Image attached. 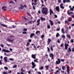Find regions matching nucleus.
Masks as SVG:
<instances>
[{
  "mask_svg": "<svg viewBox=\"0 0 74 74\" xmlns=\"http://www.w3.org/2000/svg\"><path fill=\"white\" fill-rule=\"evenodd\" d=\"M35 34L33 33H31L30 36V38H33V37L34 36Z\"/></svg>",
  "mask_w": 74,
  "mask_h": 74,
  "instance_id": "4468645a",
  "label": "nucleus"
},
{
  "mask_svg": "<svg viewBox=\"0 0 74 74\" xmlns=\"http://www.w3.org/2000/svg\"><path fill=\"white\" fill-rule=\"evenodd\" d=\"M62 69L63 70H65L66 69V67H65L64 66H62Z\"/></svg>",
  "mask_w": 74,
  "mask_h": 74,
  "instance_id": "a878e982",
  "label": "nucleus"
},
{
  "mask_svg": "<svg viewBox=\"0 0 74 74\" xmlns=\"http://www.w3.org/2000/svg\"><path fill=\"white\" fill-rule=\"evenodd\" d=\"M44 35L43 34H42V35H41L40 36L41 38H44Z\"/></svg>",
  "mask_w": 74,
  "mask_h": 74,
  "instance_id": "603ef678",
  "label": "nucleus"
},
{
  "mask_svg": "<svg viewBox=\"0 0 74 74\" xmlns=\"http://www.w3.org/2000/svg\"><path fill=\"white\" fill-rule=\"evenodd\" d=\"M1 25L2 26H3V27H7V25H4L3 24H1Z\"/></svg>",
  "mask_w": 74,
  "mask_h": 74,
  "instance_id": "473e14b6",
  "label": "nucleus"
},
{
  "mask_svg": "<svg viewBox=\"0 0 74 74\" xmlns=\"http://www.w3.org/2000/svg\"><path fill=\"white\" fill-rule=\"evenodd\" d=\"M36 55H37V54H32L31 55V58H33V59H35L36 58Z\"/></svg>",
  "mask_w": 74,
  "mask_h": 74,
  "instance_id": "423d86ee",
  "label": "nucleus"
},
{
  "mask_svg": "<svg viewBox=\"0 0 74 74\" xmlns=\"http://www.w3.org/2000/svg\"><path fill=\"white\" fill-rule=\"evenodd\" d=\"M66 2H67V1H66V0H63V3H65Z\"/></svg>",
  "mask_w": 74,
  "mask_h": 74,
  "instance_id": "680f3d73",
  "label": "nucleus"
},
{
  "mask_svg": "<svg viewBox=\"0 0 74 74\" xmlns=\"http://www.w3.org/2000/svg\"><path fill=\"white\" fill-rule=\"evenodd\" d=\"M49 22H50L51 26H53V23L52 21H51V20H49Z\"/></svg>",
  "mask_w": 74,
  "mask_h": 74,
  "instance_id": "ddd939ff",
  "label": "nucleus"
},
{
  "mask_svg": "<svg viewBox=\"0 0 74 74\" xmlns=\"http://www.w3.org/2000/svg\"><path fill=\"white\" fill-rule=\"evenodd\" d=\"M54 16L55 18H58V16L56 14L54 15Z\"/></svg>",
  "mask_w": 74,
  "mask_h": 74,
  "instance_id": "bf43d9fd",
  "label": "nucleus"
},
{
  "mask_svg": "<svg viewBox=\"0 0 74 74\" xmlns=\"http://www.w3.org/2000/svg\"><path fill=\"white\" fill-rule=\"evenodd\" d=\"M61 32L63 34H64L65 33V32L64 31V28L63 27L61 29Z\"/></svg>",
  "mask_w": 74,
  "mask_h": 74,
  "instance_id": "aec40b11",
  "label": "nucleus"
},
{
  "mask_svg": "<svg viewBox=\"0 0 74 74\" xmlns=\"http://www.w3.org/2000/svg\"><path fill=\"white\" fill-rule=\"evenodd\" d=\"M21 72H25V70H23V68H21Z\"/></svg>",
  "mask_w": 74,
  "mask_h": 74,
  "instance_id": "f704fd0d",
  "label": "nucleus"
},
{
  "mask_svg": "<svg viewBox=\"0 0 74 74\" xmlns=\"http://www.w3.org/2000/svg\"><path fill=\"white\" fill-rule=\"evenodd\" d=\"M22 18L25 20H26V21H27V18H26V17L25 16H23Z\"/></svg>",
  "mask_w": 74,
  "mask_h": 74,
  "instance_id": "393cba45",
  "label": "nucleus"
},
{
  "mask_svg": "<svg viewBox=\"0 0 74 74\" xmlns=\"http://www.w3.org/2000/svg\"><path fill=\"white\" fill-rule=\"evenodd\" d=\"M47 51L49 52H50V49H49V48L48 47H47Z\"/></svg>",
  "mask_w": 74,
  "mask_h": 74,
  "instance_id": "a19ab883",
  "label": "nucleus"
},
{
  "mask_svg": "<svg viewBox=\"0 0 74 74\" xmlns=\"http://www.w3.org/2000/svg\"><path fill=\"white\" fill-rule=\"evenodd\" d=\"M3 74H8V72H3Z\"/></svg>",
  "mask_w": 74,
  "mask_h": 74,
  "instance_id": "a18cd8bd",
  "label": "nucleus"
},
{
  "mask_svg": "<svg viewBox=\"0 0 74 74\" xmlns=\"http://www.w3.org/2000/svg\"><path fill=\"white\" fill-rule=\"evenodd\" d=\"M9 4H11L12 3H14V2L12 1H9Z\"/></svg>",
  "mask_w": 74,
  "mask_h": 74,
  "instance_id": "58836bf2",
  "label": "nucleus"
},
{
  "mask_svg": "<svg viewBox=\"0 0 74 74\" xmlns=\"http://www.w3.org/2000/svg\"><path fill=\"white\" fill-rule=\"evenodd\" d=\"M32 69H34L35 67L36 66V65L35 64V63L34 62H32Z\"/></svg>",
  "mask_w": 74,
  "mask_h": 74,
  "instance_id": "7ed1b4c3",
  "label": "nucleus"
},
{
  "mask_svg": "<svg viewBox=\"0 0 74 74\" xmlns=\"http://www.w3.org/2000/svg\"><path fill=\"white\" fill-rule=\"evenodd\" d=\"M50 49L51 50V51H52V52H53V47L52 46H51L50 47Z\"/></svg>",
  "mask_w": 74,
  "mask_h": 74,
  "instance_id": "c756f323",
  "label": "nucleus"
},
{
  "mask_svg": "<svg viewBox=\"0 0 74 74\" xmlns=\"http://www.w3.org/2000/svg\"><path fill=\"white\" fill-rule=\"evenodd\" d=\"M34 62H36V63H38V61H37V60H38V58H35V60L34 59Z\"/></svg>",
  "mask_w": 74,
  "mask_h": 74,
  "instance_id": "5701e85b",
  "label": "nucleus"
},
{
  "mask_svg": "<svg viewBox=\"0 0 74 74\" xmlns=\"http://www.w3.org/2000/svg\"><path fill=\"white\" fill-rule=\"evenodd\" d=\"M59 36H60V34H59L58 33H57L56 35V37H59Z\"/></svg>",
  "mask_w": 74,
  "mask_h": 74,
  "instance_id": "cd10ccee",
  "label": "nucleus"
},
{
  "mask_svg": "<svg viewBox=\"0 0 74 74\" xmlns=\"http://www.w3.org/2000/svg\"><path fill=\"white\" fill-rule=\"evenodd\" d=\"M66 71L67 72V73L68 74H70V66H68L66 67Z\"/></svg>",
  "mask_w": 74,
  "mask_h": 74,
  "instance_id": "0eeeda50",
  "label": "nucleus"
},
{
  "mask_svg": "<svg viewBox=\"0 0 74 74\" xmlns=\"http://www.w3.org/2000/svg\"><path fill=\"white\" fill-rule=\"evenodd\" d=\"M58 60H56V64H59L60 63V59L58 58Z\"/></svg>",
  "mask_w": 74,
  "mask_h": 74,
  "instance_id": "20e7f679",
  "label": "nucleus"
},
{
  "mask_svg": "<svg viewBox=\"0 0 74 74\" xmlns=\"http://www.w3.org/2000/svg\"><path fill=\"white\" fill-rule=\"evenodd\" d=\"M57 42H58V43H60V40H59L58 39Z\"/></svg>",
  "mask_w": 74,
  "mask_h": 74,
  "instance_id": "69168bd1",
  "label": "nucleus"
},
{
  "mask_svg": "<svg viewBox=\"0 0 74 74\" xmlns=\"http://www.w3.org/2000/svg\"><path fill=\"white\" fill-rule=\"evenodd\" d=\"M12 26L13 28H15V27H16V25H12Z\"/></svg>",
  "mask_w": 74,
  "mask_h": 74,
  "instance_id": "5fc2aeb1",
  "label": "nucleus"
},
{
  "mask_svg": "<svg viewBox=\"0 0 74 74\" xmlns=\"http://www.w3.org/2000/svg\"><path fill=\"white\" fill-rule=\"evenodd\" d=\"M71 43H73L74 42V40H73V39H71Z\"/></svg>",
  "mask_w": 74,
  "mask_h": 74,
  "instance_id": "c03bdc74",
  "label": "nucleus"
},
{
  "mask_svg": "<svg viewBox=\"0 0 74 74\" xmlns=\"http://www.w3.org/2000/svg\"><path fill=\"white\" fill-rule=\"evenodd\" d=\"M40 19L41 21H45V18H43L42 17H40Z\"/></svg>",
  "mask_w": 74,
  "mask_h": 74,
  "instance_id": "412c9836",
  "label": "nucleus"
},
{
  "mask_svg": "<svg viewBox=\"0 0 74 74\" xmlns=\"http://www.w3.org/2000/svg\"><path fill=\"white\" fill-rule=\"evenodd\" d=\"M9 59L10 60H11L12 61H14V59L13 58H10Z\"/></svg>",
  "mask_w": 74,
  "mask_h": 74,
  "instance_id": "09e8293b",
  "label": "nucleus"
},
{
  "mask_svg": "<svg viewBox=\"0 0 74 74\" xmlns=\"http://www.w3.org/2000/svg\"><path fill=\"white\" fill-rule=\"evenodd\" d=\"M34 37L35 39H36L37 38V36H36V35H34Z\"/></svg>",
  "mask_w": 74,
  "mask_h": 74,
  "instance_id": "79ce46f5",
  "label": "nucleus"
},
{
  "mask_svg": "<svg viewBox=\"0 0 74 74\" xmlns=\"http://www.w3.org/2000/svg\"><path fill=\"white\" fill-rule=\"evenodd\" d=\"M33 21L30 20L28 22V23L29 24H32V23H33Z\"/></svg>",
  "mask_w": 74,
  "mask_h": 74,
  "instance_id": "bb28decb",
  "label": "nucleus"
},
{
  "mask_svg": "<svg viewBox=\"0 0 74 74\" xmlns=\"http://www.w3.org/2000/svg\"><path fill=\"white\" fill-rule=\"evenodd\" d=\"M66 36L67 37V38H69V39H70L71 38L70 35L69 34H67L66 35Z\"/></svg>",
  "mask_w": 74,
  "mask_h": 74,
  "instance_id": "4be33fe9",
  "label": "nucleus"
},
{
  "mask_svg": "<svg viewBox=\"0 0 74 74\" xmlns=\"http://www.w3.org/2000/svg\"><path fill=\"white\" fill-rule=\"evenodd\" d=\"M29 45H30V43H29V42H27V45H26V47H27V46Z\"/></svg>",
  "mask_w": 74,
  "mask_h": 74,
  "instance_id": "4c0bfd02",
  "label": "nucleus"
},
{
  "mask_svg": "<svg viewBox=\"0 0 74 74\" xmlns=\"http://www.w3.org/2000/svg\"><path fill=\"white\" fill-rule=\"evenodd\" d=\"M55 9H56V11H57V12H60L59 7V6H56V7Z\"/></svg>",
  "mask_w": 74,
  "mask_h": 74,
  "instance_id": "6e6552de",
  "label": "nucleus"
},
{
  "mask_svg": "<svg viewBox=\"0 0 74 74\" xmlns=\"http://www.w3.org/2000/svg\"><path fill=\"white\" fill-rule=\"evenodd\" d=\"M62 38H64V39L65 38V36H64V35H62Z\"/></svg>",
  "mask_w": 74,
  "mask_h": 74,
  "instance_id": "49530a36",
  "label": "nucleus"
},
{
  "mask_svg": "<svg viewBox=\"0 0 74 74\" xmlns=\"http://www.w3.org/2000/svg\"><path fill=\"white\" fill-rule=\"evenodd\" d=\"M47 29H50V25H47Z\"/></svg>",
  "mask_w": 74,
  "mask_h": 74,
  "instance_id": "de8ad7c7",
  "label": "nucleus"
},
{
  "mask_svg": "<svg viewBox=\"0 0 74 74\" xmlns=\"http://www.w3.org/2000/svg\"><path fill=\"white\" fill-rule=\"evenodd\" d=\"M43 69H44V67H43V66H41V67H40V70H42Z\"/></svg>",
  "mask_w": 74,
  "mask_h": 74,
  "instance_id": "13d9d810",
  "label": "nucleus"
},
{
  "mask_svg": "<svg viewBox=\"0 0 74 74\" xmlns=\"http://www.w3.org/2000/svg\"><path fill=\"white\" fill-rule=\"evenodd\" d=\"M3 59L4 60H5V62H7L8 61H7V57H5Z\"/></svg>",
  "mask_w": 74,
  "mask_h": 74,
  "instance_id": "a211bd4d",
  "label": "nucleus"
},
{
  "mask_svg": "<svg viewBox=\"0 0 74 74\" xmlns=\"http://www.w3.org/2000/svg\"><path fill=\"white\" fill-rule=\"evenodd\" d=\"M7 40L8 41H10V42H13V41H14V39L11 40L10 39L8 38L7 39Z\"/></svg>",
  "mask_w": 74,
  "mask_h": 74,
  "instance_id": "6ab92c4d",
  "label": "nucleus"
},
{
  "mask_svg": "<svg viewBox=\"0 0 74 74\" xmlns=\"http://www.w3.org/2000/svg\"><path fill=\"white\" fill-rule=\"evenodd\" d=\"M72 52H74V47H73V48H72Z\"/></svg>",
  "mask_w": 74,
  "mask_h": 74,
  "instance_id": "0e129e2a",
  "label": "nucleus"
},
{
  "mask_svg": "<svg viewBox=\"0 0 74 74\" xmlns=\"http://www.w3.org/2000/svg\"><path fill=\"white\" fill-rule=\"evenodd\" d=\"M36 74H41V72L40 71H37L36 72Z\"/></svg>",
  "mask_w": 74,
  "mask_h": 74,
  "instance_id": "c85d7f7f",
  "label": "nucleus"
},
{
  "mask_svg": "<svg viewBox=\"0 0 74 74\" xmlns=\"http://www.w3.org/2000/svg\"><path fill=\"white\" fill-rule=\"evenodd\" d=\"M64 45H65V47H68L69 46V44H66V43H65Z\"/></svg>",
  "mask_w": 74,
  "mask_h": 74,
  "instance_id": "2f4dec72",
  "label": "nucleus"
},
{
  "mask_svg": "<svg viewBox=\"0 0 74 74\" xmlns=\"http://www.w3.org/2000/svg\"><path fill=\"white\" fill-rule=\"evenodd\" d=\"M58 2L60 3H61V0H58Z\"/></svg>",
  "mask_w": 74,
  "mask_h": 74,
  "instance_id": "774afa93",
  "label": "nucleus"
},
{
  "mask_svg": "<svg viewBox=\"0 0 74 74\" xmlns=\"http://www.w3.org/2000/svg\"><path fill=\"white\" fill-rule=\"evenodd\" d=\"M8 74H10V73H12V71H8Z\"/></svg>",
  "mask_w": 74,
  "mask_h": 74,
  "instance_id": "8fccbe9b",
  "label": "nucleus"
},
{
  "mask_svg": "<svg viewBox=\"0 0 74 74\" xmlns=\"http://www.w3.org/2000/svg\"><path fill=\"white\" fill-rule=\"evenodd\" d=\"M70 11H74V10H73V8H71L70 9Z\"/></svg>",
  "mask_w": 74,
  "mask_h": 74,
  "instance_id": "4d7b16f0",
  "label": "nucleus"
},
{
  "mask_svg": "<svg viewBox=\"0 0 74 74\" xmlns=\"http://www.w3.org/2000/svg\"><path fill=\"white\" fill-rule=\"evenodd\" d=\"M64 44H63V43L61 44V45H60V47H63V46Z\"/></svg>",
  "mask_w": 74,
  "mask_h": 74,
  "instance_id": "e2e57ef3",
  "label": "nucleus"
},
{
  "mask_svg": "<svg viewBox=\"0 0 74 74\" xmlns=\"http://www.w3.org/2000/svg\"><path fill=\"white\" fill-rule=\"evenodd\" d=\"M5 8H7V7L3 6L2 8V9L3 11H6V10Z\"/></svg>",
  "mask_w": 74,
  "mask_h": 74,
  "instance_id": "dca6fc26",
  "label": "nucleus"
},
{
  "mask_svg": "<svg viewBox=\"0 0 74 74\" xmlns=\"http://www.w3.org/2000/svg\"><path fill=\"white\" fill-rule=\"evenodd\" d=\"M49 11H50V15H51L52 14H53V11L51 9L49 10Z\"/></svg>",
  "mask_w": 74,
  "mask_h": 74,
  "instance_id": "f3484780",
  "label": "nucleus"
},
{
  "mask_svg": "<svg viewBox=\"0 0 74 74\" xmlns=\"http://www.w3.org/2000/svg\"><path fill=\"white\" fill-rule=\"evenodd\" d=\"M48 42H47V45H49V44H50V43L51 42V39L49 38H48Z\"/></svg>",
  "mask_w": 74,
  "mask_h": 74,
  "instance_id": "9b49d317",
  "label": "nucleus"
},
{
  "mask_svg": "<svg viewBox=\"0 0 74 74\" xmlns=\"http://www.w3.org/2000/svg\"><path fill=\"white\" fill-rule=\"evenodd\" d=\"M2 51L3 52H7V53H8L9 52H10V51H9V50H6L5 49H3Z\"/></svg>",
  "mask_w": 74,
  "mask_h": 74,
  "instance_id": "9d476101",
  "label": "nucleus"
},
{
  "mask_svg": "<svg viewBox=\"0 0 74 74\" xmlns=\"http://www.w3.org/2000/svg\"><path fill=\"white\" fill-rule=\"evenodd\" d=\"M59 30H60V28H57L56 29V31H59Z\"/></svg>",
  "mask_w": 74,
  "mask_h": 74,
  "instance_id": "052dcab7",
  "label": "nucleus"
},
{
  "mask_svg": "<svg viewBox=\"0 0 74 74\" xmlns=\"http://www.w3.org/2000/svg\"><path fill=\"white\" fill-rule=\"evenodd\" d=\"M49 56L50 58H51V59L53 60L54 59V55L52 53H50L49 55Z\"/></svg>",
  "mask_w": 74,
  "mask_h": 74,
  "instance_id": "39448f33",
  "label": "nucleus"
},
{
  "mask_svg": "<svg viewBox=\"0 0 74 74\" xmlns=\"http://www.w3.org/2000/svg\"><path fill=\"white\" fill-rule=\"evenodd\" d=\"M20 7H19L18 8V9L19 10H23V9L24 7L25 8H26L27 7V6L26 5H23V4H21L20 5Z\"/></svg>",
  "mask_w": 74,
  "mask_h": 74,
  "instance_id": "f03ea898",
  "label": "nucleus"
},
{
  "mask_svg": "<svg viewBox=\"0 0 74 74\" xmlns=\"http://www.w3.org/2000/svg\"><path fill=\"white\" fill-rule=\"evenodd\" d=\"M22 33L23 34H27V32H23Z\"/></svg>",
  "mask_w": 74,
  "mask_h": 74,
  "instance_id": "6e6d98bb",
  "label": "nucleus"
},
{
  "mask_svg": "<svg viewBox=\"0 0 74 74\" xmlns=\"http://www.w3.org/2000/svg\"><path fill=\"white\" fill-rule=\"evenodd\" d=\"M0 46L1 47H2V48H3L4 47V45L3 44H1L0 45Z\"/></svg>",
  "mask_w": 74,
  "mask_h": 74,
  "instance_id": "3c124183",
  "label": "nucleus"
},
{
  "mask_svg": "<svg viewBox=\"0 0 74 74\" xmlns=\"http://www.w3.org/2000/svg\"><path fill=\"white\" fill-rule=\"evenodd\" d=\"M48 8H43L41 10L43 14L47 15L48 14Z\"/></svg>",
  "mask_w": 74,
  "mask_h": 74,
  "instance_id": "f257e3e1",
  "label": "nucleus"
},
{
  "mask_svg": "<svg viewBox=\"0 0 74 74\" xmlns=\"http://www.w3.org/2000/svg\"><path fill=\"white\" fill-rule=\"evenodd\" d=\"M1 61H2V60H0V65H2V62H1Z\"/></svg>",
  "mask_w": 74,
  "mask_h": 74,
  "instance_id": "864d4df0",
  "label": "nucleus"
},
{
  "mask_svg": "<svg viewBox=\"0 0 74 74\" xmlns=\"http://www.w3.org/2000/svg\"><path fill=\"white\" fill-rule=\"evenodd\" d=\"M67 51L68 52H70L71 51V48L70 47L68 48V49L67 50Z\"/></svg>",
  "mask_w": 74,
  "mask_h": 74,
  "instance_id": "b1692460",
  "label": "nucleus"
},
{
  "mask_svg": "<svg viewBox=\"0 0 74 74\" xmlns=\"http://www.w3.org/2000/svg\"><path fill=\"white\" fill-rule=\"evenodd\" d=\"M40 19H39L37 20V26H38L40 25Z\"/></svg>",
  "mask_w": 74,
  "mask_h": 74,
  "instance_id": "f8f14e48",
  "label": "nucleus"
},
{
  "mask_svg": "<svg viewBox=\"0 0 74 74\" xmlns=\"http://www.w3.org/2000/svg\"><path fill=\"white\" fill-rule=\"evenodd\" d=\"M40 33V31H37L36 32V34L37 35L38 33Z\"/></svg>",
  "mask_w": 74,
  "mask_h": 74,
  "instance_id": "7c9ffc66",
  "label": "nucleus"
},
{
  "mask_svg": "<svg viewBox=\"0 0 74 74\" xmlns=\"http://www.w3.org/2000/svg\"><path fill=\"white\" fill-rule=\"evenodd\" d=\"M28 41L29 42H32V39H29L28 40Z\"/></svg>",
  "mask_w": 74,
  "mask_h": 74,
  "instance_id": "338daca9",
  "label": "nucleus"
},
{
  "mask_svg": "<svg viewBox=\"0 0 74 74\" xmlns=\"http://www.w3.org/2000/svg\"><path fill=\"white\" fill-rule=\"evenodd\" d=\"M64 5V4L63 3H61L60 5V8H61L62 9H64V7H63V5Z\"/></svg>",
  "mask_w": 74,
  "mask_h": 74,
  "instance_id": "1a4fd4ad",
  "label": "nucleus"
},
{
  "mask_svg": "<svg viewBox=\"0 0 74 74\" xmlns=\"http://www.w3.org/2000/svg\"><path fill=\"white\" fill-rule=\"evenodd\" d=\"M68 20L69 22H71L72 21V19L71 18H69L67 19Z\"/></svg>",
  "mask_w": 74,
  "mask_h": 74,
  "instance_id": "c9c22d12",
  "label": "nucleus"
},
{
  "mask_svg": "<svg viewBox=\"0 0 74 74\" xmlns=\"http://www.w3.org/2000/svg\"><path fill=\"white\" fill-rule=\"evenodd\" d=\"M4 69L5 70H8V68L6 66H5L4 67Z\"/></svg>",
  "mask_w": 74,
  "mask_h": 74,
  "instance_id": "37998d69",
  "label": "nucleus"
},
{
  "mask_svg": "<svg viewBox=\"0 0 74 74\" xmlns=\"http://www.w3.org/2000/svg\"><path fill=\"white\" fill-rule=\"evenodd\" d=\"M70 11V10H68L67 11L68 14V15H71V14H73V12H69Z\"/></svg>",
  "mask_w": 74,
  "mask_h": 74,
  "instance_id": "2eb2a0df",
  "label": "nucleus"
},
{
  "mask_svg": "<svg viewBox=\"0 0 74 74\" xmlns=\"http://www.w3.org/2000/svg\"><path fill=\"white\" fill-rule=\"evenodd\" d=\"M45 67L46 68V70H48V68H49V66L47 65L45 66Z\"/></svg>",
  "mask_w": 74,
  "mask_h": 74,
  "instance_id": "e433bc0d",
  "label": "nucleus"
},
{
  "mask_svg": "<svg viewBox=\"0 0 74 74\" xmlns=\"http://www.w3.org/2000/svg\"><path fill=\"white\" fill-rule=\"evenodd\" d=\"M23 30L24 32H26L27 31V29L24 28L23 29Z\"/></svg>",
  "mask_w": 74,
  "mask_h": 74,
  "instance_id": "ea45409f",
  "label": "nucleus"
},
{
  "mask_svg": "<svg viewBox=\"0 0 74 74\" xmlns=\"http://www.w3.org/2000/svg\"><path fill=\"white\" fill-rule=\"evenodd\" d=\"M17 67V65H14L12 66L13 68H16Z\"/></svg>",
  "mask_w": 74,
  "mask_h": 74,
  "instance_id": "72a5a7b5",
  "label": "nucleus"
}]
</instances>
